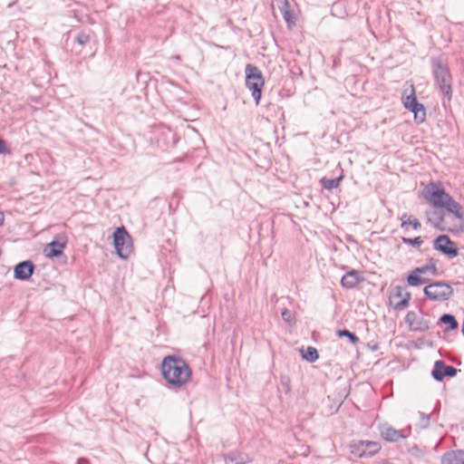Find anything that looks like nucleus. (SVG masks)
<instances>
[{"mask_svg":"<svg viewBox=\"0 0 464 464\" xmlns=\"http://www.w3.org/2000/svg\"><path fill=\"white\" fill-rule=\"evenodd\" d=\"M433 247L449 258H454L459 255L457 244L446 235L436 237L433 241Z\"/></svg>","mask_w":464,"mask_h":464,"instance_id":"9d476101","label":"nucleus"},{"mask_svg":"<svg viewBox=\"0 0 464 464\" xmlns=\"http://www.w3.org/2000/svg\"><path fill=\"white\" fill-rule=\"evenodd\" d=\"M350 452L358 458L372 457L382 448L380 442L372 440H359L349 445Z\"/></svg>","mask_w":464,"mask_h":464,"instance_id":"423d86ee","label":"nucleus"},{"mask_svg":"<svg viewBox=\"0 0 464 464\" xmlns=\"http://www.w3.org/2000/svg\"><path fill=\"white\" fill-rule=\"evenodd\" d=\"M340 335L347 336L353 343H356L359 342V338L353 333L348 330H343L339 332Z\"/></svg>","mask_w":464,"mask_h":464,"instance_id":"a878e982","label":"nucleus"},{"mask_svg":"<svg viewBox=\"0 0 464 464\" xmlns=\"http://www.w3.org/2000/svg\"><path fill=\"white\" fill-rule=\"evenodd\" d=\"M300 353L302 355V358L309 362H315L319 357L317 349L312 346H309L307 348L302 347L300 349Z\"/></svg>","mask_w":464,"mask_h":464,"instance_id":"aec40b11","label":"nucleus"},{"mask_svg":"<svg viewBox=\"0 0 464 464\" xmlns=\"http://www.w3.org/2000/svg\"><path fill=\"white\" fill-rule=\"evenodd\" d=\"M431 64L437 87L443 97L450 102L452 99V76L448 64L440 57L432 58Z\"/></svg>","mask_w":464,"mask_h":464,"instance_id":"7ed1b4c3","label":"nucleus"},{"mask_svg":"<svg viewBox=\"0 0 464 464\" xmlns=\"http://www.w3.org/2000/svg\"><path fill=\"white\" fill-rule=\"evenodd\" d=\"M6 150V145L4 140L0 138V153H4Z\"/></svg>","mask_w":464,"mask_h":464,"instance_id":"c756f323","label":"nucleus"},{"mask_svg":"<svg viewBox=\"0 0 464 464\" xmlns=\"http://www.w3.org/2000/svg\"><path fill=\"white\" fill-rule=\"evenodd\" d=\"M402 242L407 245H411L412 246L419 247L423 243V240L421 239L420 237H417L414 238L402 237Z\"/></svg>","mask_w":464,"mask_h":464,"instance_id":"b1692460","label":"nucleus"},{"mask_svg":"<svg viewBox=\"0 0 464 464\" xmlns=\"http://www.w3.org/2000/svg\"><path fill=\"white\" fill-rule=\"evenodd\" d=\"M401 227H405L407 225H411L414 229H419L420 227V221L415 218H411V216H409L408 214L404 213L401 218Z\"/></svg>","mask_w":464,"mask_h":464,"instance_id":"412c9836","label":"nucleus"},{"mask_svg":"<svg viewBox=\"0 0 464 464\" xmlns=\"http://www.w3.org/2000/svg\"><path fill=\"white\" fill-rule=\"evenodd\" d=\"M362 281L364 277L358 271L352 270L342 277L341 284L345 288H353Z\"/></svg>","mask_w":464,"mask_h":464,"instance_id":"2eb2a0df","label":"nucleus"},{"mask_svg":"<svg viewBox=\"0 0 464 464\" xmlns=\"http://www.w3.org/2000/svg\"><path fill=\"white\" fill-rule=\"evenodd\" d=\"M441 464H464V451L451 450L441 457Z\"/></svg>","mask_w":464,"mask_h":464,"instance_id":"f3484780","label":"nucleus"},{"mask_svg":"<svg viewBox=\"0 0 464 464\" xmlns=\"http://www.w3.org/2000/svg\"><path fill=\"white\" fill-rule=\"evenodd\" d=\"M161 373L171 387L181 388L189 381L191 369L182 358L168 355L162 361Z\"/></svg>","mask_w":464,"mask_h":464,"instance_id":"f03ea898","label":"nucleus"},{"mask_svg":"<svg viewBox=\"0 0 464 464\" xmlns=\"http://www.w3.org/2000/svg\"><path fill=\"white\" fill-rule=\"evenodd\" d=\"M424 198L434 209L425 212L432 227L452 233L464 229V213L459 203L448 194L440 183H430L423 190Z\"/></svg>","mask_w":464,"mask_h":464,"instance_id":"f257e3e1","label":"nucleus"},{"mask_svg":"<svg viewBox=\"0 0 464 464\" xmlns=\"http://www.w3.org/2000/svg\"><path fill=\"white\" fill-rule=\"evenodd\" d=\"M246 85L252 93L256 104H259L265 80L261 71L250 63L246 65Z\"/></svg>","mask_w":464,"mask_h":464,"instance_id":"20e7f679","label":"nucleus"},{"mask_svg":"<svg viewBox=\"0 0 464 464\" xmlns=\"http://www.w3.org/2000/svg\"><path fill=\"white\" fill-rule=\"evenodd\" d=\"M245 462H246V461L242 459L240 462H237V463H235V464H244Z\"/></svg>","mask_w":464,"mask_h":464,"instance_id":"473e14b6","label":"nucleus"},{"mask_svg":"<svg viewBox=\"0 0 464 464\" xmlns=\"http://www.w3.org/2000/svg\"><path fill=\"white\" fill-rule=\"evenodd\" d=\"M392 296L402 297V299L395 304L396 309H402L408 306L411 295L408 292H404V289L401 286L396 285L393 287Z\"/></svg>","mask_w":464,"mask_h":464,"instance_id":"a211bd4d","label":"nucleus"},{"mask_svg":"<svg viewBox=\"0 0 464 464\" xmlns=\"http://www.w3.org/2000/svg\"><path fill=\"white\" fill-rule=\"evenodd\" d=\"M66 246V240L57 241L53 240L47 244L44 248V253L47 257H56L63 255V249Z\"/></svg>","mask_w":464,"mask_h":464,"instance_id":"dca6fc26","label":"nucleus"},{"mask_svg":"<svg viewBox=\"0 0 464 464\" xmlns=\"http://www.w3.org/2000/svg\"><path fill=\"white\" fill-rule=\"evenodd\" d=\"M405 322L411 331L424 332L429 329V322L415 312H409L406 314Z\"/></svg>","mask_w":464,"mask_h":464,"instance_id":"9b49d317","label":"nucleus"},{"mask_svg":"<svg viewBox=\"0 0 464 464\" xmlns=\"http://www.w3.org/2000/svg\"><path fill=\"white\" fill-rule=\"evenodd\" d=\"M424 294L432 301H445L453 295V288L447 283L435 282L424 288Z\"/></svg>","mask_w":464,"mask_h":464,"instance_id":"0eeeda50","label":"nucleus"},{"mask_svg":"<svg viewBox=\"0 0 464 464\" xmlns=\"http://www.w3.org/2000/svg\"><path fill=\"white\" fill-rule=\"evenodd\" d=\"M402 100L404 107L414 113L415 121L419 123L423 122L426 119V111L424 106L418 102L413 85L411 86V93L403 96Z\"/></svg>","mask_w":464,"mask_h":464,"instance_id":"1a4fd4ad","label":"nucleus"},{"mask_svg":"<svg viewBox=\"0 0 464 464\" xmlns=\"http://www.w3.org/2000/svg\"><path fill=\"white\" fill-rule=\"evenodd\" d=\"M89 40H90L89 35L84 33H80L76 36V41L81 45L86 44L89 42Z\"/></svg>","mask_w":464,"mask_h":464,"instance_id":"bb28decb","label":"nucleus"},{"mask_svg":"<svg viewBox=\"0 0 464 464\" xmlns=\"http://www.w3.org/2000/svg\"><path fill=\"white\" fill-rule=\"evenodd\" d=\"M419 415L420 417V427L426 428L430 423V416L423 412H419Z\"/></svg>","mask_w":464,"mask_h":464,"instance_id":"cd10ccee","label":"nucleus"},{"mask_svg":"<svg viewBox=\"0 0 464 464\" xmlns=\"http://www.w3.org/2000/svg\"><path fill=\"white\" fill-rule=\"evenodd\" d=\"M381 437L390 442H395L401 439L406 438L408 435L405 434L404 430H396L389 424H383L380 427Z\"/></svg>","mask_w":464,"mask_h":464,"instance_id":"f8f14e48","label":"nucleus"},{"mask_svg":"<svg viewBox=\"0 0 464 464\" xmlns=\"http://www.w3.org/2000/svg\"><path fill=\"white\" fill-rule=\"evenodd\" d=\"M343 179V176H340L338 178H335V179H325L324 178L323 179H321V182L323 183L324 187L326 188V189H333V188H335L339 186L340 184V181L342 180Z\"/></svg>","mask_w":464,"mask_h":464,"instance_id":"4be33fe9","label":"nucleus"},{"mask_svg":"<svg viewBox=\"0 0 464 464\" xmlns=\"http://www.w3.org/2000/svg\"><path fill=\"white\" fill-rule=\"evenodd\" d=\"M430 273L432 276L438 275L437 260L430 258L428 263L423 266L416 267L411 274L408 276L407 281L410 285L417 286L425 284L427 280L420 275Z\"/></svg>","mask_w":464,"mask_h":464,"instance_id":"6e6552de","label":"nucleus"},{"mask_svg":"<svg viewBox=\"0 0 464 464\" xmlns=\"http://www.w3.org/2000/svg\"><path fill=\"white\" fill-rule=\"evenodd\" d=\"M410 452L411 453V455L416 456V457H420V456H422V451H421V450H420L417 446L412 447V448L410 450Z\"/></svg>","mask_w":464,"mask_h":464,"instance_id":"c85d7f7f","label":"nucleus"},{"mask_svg":"<svg viewBox=\"0 0 464 464\" xmlns=\"http://www.w3.org/2000/svg\"><path fill=\"white\" fill-rule=\"evenodd\" d=\"M76 464H90L86 459H79Z\"/></svg>","mask_w":464,"mask_h":464,"instance_id":"7c9ffc66","label":"nucleus"},{"mask_svg":"<svg viewBox=\"0 0 464 464\" xmlns=\"http://www.w3.org/2000/svg\"><path fill=\"white\" fill-rule=\"evenodd\" d=\"M457 370L452 366H447L442 361H437L432 370V376L437 381H441L445 376L453 377Z\"/></svg>","mask_w":464,"mask_h":464,"instance_id":"4468645a","label":"nucleus"},{"mask_svg":"<svg viewBox=\"0 0 464 464\" xmlns=\"http://www.w3.org/2000/svg\"><path fill=\"white\" fill-rule=\"evenodd\" d=\"M4 220H5V215L2 211H0V226H2L4 224Z\"/></svg>","mask_w":464,"mask_h":464,"instance_id":"2f4dec72","label":"nucleus"},{"mask_svg":"<svg viewBox=\"0 0 464 464\" xmlns=\"http://www.w3.org/2000/svg\"><path fill=\"white\" fill-rule=\"evenodd\" d=\"M113 244L116 253L121 258L126 259L131 253V237L125 227L116 228L113 233Z\"/></svg>","mask_w":464,"mask_h":464,"instance_id":"39448f33","label":"nucleus"},{"mask_svg":"<svg viewBox=\"0 0 464 464\" xmlns=\"http://www.w3.org/2000/svg\"><path fill=\"white\" fill-rule=\"evenodd\" d=\"M275 1H276V4L280 13L283 15L285 21L288 24L293 23V15H292V12L290 10V4H289L288 0H275Z\"/></svg>","mask_w":464,"mask_h":464,"instance_id":"6ab92c4d","label":"nucleus"},{"mask_svg":"<svg viewBox=\"0 0 464 464\" xmlns=\"http://www.w3.org/2000/svg\"><path fill=\"white\" fill-rule=\"evenodd\" d=\"M440 322L449 324L450 330H454L458 327V322L451 314H445L440 317Z\"/></svg>","mask_w":464,"mask_h":464,"instance_id":"5701e85b","label":"nucleus"},{"mask_svg":"<svg viewBox=\"0 0 464 464\" xmlns=\"http://www.w3.org/2000/svg\"><path fill=\"white\" fill-rule=\"evenodd\" d=\"M282 318L285 322H286L288 324H292L295 322V318L293 316V314L290 310L285 308L281 312Z\"/></svg>","mask_w":464,"mask_h":464,"instance_id":"393cba45","label":"nucleus"},{"mask_svg":"<svg viewBox=\"0 0 464 464\" xmlns=\"http://www.w3.org/2000/svg\"><path fill=\"white\" fill-rule=\"evenodd\" d=\"M34 270V266L32 261L25 260L18 263L14 268V276L19 280H28Z\"/></svg>","mask_w":464,"mask_h":464,"instance_id":"ddd939ff","label":"nucleus"}]
</instances>
